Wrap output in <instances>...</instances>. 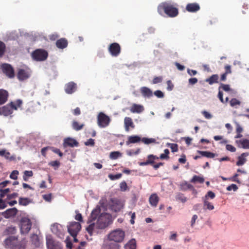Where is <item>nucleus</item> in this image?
Here are the masks:
<instances>
[{
	"instance_id": "338daca9",
	"label": "nucleus",
	"mask_w": 249,
	"mask_h": 249,
	"mask_svg": "<svg viewBox=\"0 0 249 249\" xmlns=\"http://www.w3.org/2000/svg\"><path fill=\"white\" fill-rule=\"evenodd\" d=\"M201 113L205 117V118L207 119H211L213 117L212 115L206 110L202 111Z\"/></svg>"
},
{
	"instance_id": "e2e57ef3",
	"label": "nucleus",
	"mask_w": 249,
	"mask_h": 249,
	"mask_svg": "<svg viewBox=\"0 0 249 249\" xmlns=\"http://www.w3.org/2000/svg\"><path fill=\"white\" fill-rule=\"evenodd\" d=\"M65 243H66V246L69 249H71L72 247V243L71 241L70 238L69 236L67 237L65 241Z\"/></svg>"
},
{
	"instance_id": "6ab92c4d",
	"label": "nucleus",
	"mask_w": 249,
	"mask_h": 249,
	"mask_svg": "<svg viewBox=\"0 0 249 249\" xmlns=\"http://www.w3.org/2000/svg\"><path fill=\"white\" fill-rule=\"evenodd\" d=\"M30 77L29 73L23 70V69H19L18 74L17 77L19 81H23L28 79Z\"/></svg>"
},
{
	"instance_id": "9b49d317",
	"label": "nucleus",
	"mask_w": 249,
	"mask_h": 249,
	"mask_svg": "<svg viewBox=\"0 0 249 249\" xmlns=\"http://www.w3.org/2000/svg\"><path fill=\"white\" fill-rule=\"evenodd\" d=\"M110 200L111 204L109 206V209L111 211L118 212L122 209L123 206L120 200L116 198H111Z\"/></svg>"
},
{
	"instance_id": "1a4fd4ad",
	"label": "nucleus",
	"mask_w": 249,
	"mask_h": 249,
	"mask_svg": "<svg viewBox=\"0 0 249 249\" xmlns=\"http://www.w3.org/2000/svg\"><path fill=\"white\" fill-rule=\"evenodd\" d=\"M108 51L111 56H118L121 53V47L117 43H111L108 47Z\"/></svg>"
},
{
	"instance_id": "58836bf2",
	"label": "nucleus",
	"mask_w": 249,
	"mask_h": 249,
	"mask_svg": "<svg viewBox=\"0 0 249 249\" xmlns=\"http://www.w3.org/2000/svg\"><path fill=\"white\" fill-rule=\"evenodd\" d=\"M221 89L225 91H230L232 93L234 91L233 89L230 88V86L229 85L224 84L221 83L220 84V86L218 88V90H221Z\"/></svg>"
},
{
	"instance_id": "8fccbe9b",
	"label": "nucleus",
	"mask_w": 249,
	"mask_h": 249,
	"mask_svg": "<svg viewBox=\"0 0 249 249\" xmlns=\"http://www.w3.org/2000/svg\"><path fill=\"white\" fill-rule=\"evenodd\" d=\"M230 104L231 107H234L236 105H240L241 102L236 98H232L230 101Z\"/></svg>"
},
{
	"instance_id": "393cba45",
	"label": "nucleus",
	"mask_w": 249,
	"mask_h": 249,
	"mask_svg": "<svg viewBox=\"0 0 249 249\" xmlns=\"http://www.w3.org/2000/svg\"><path fill=\"white\" fill-rule=\"evenodd\" d=\"M249 155V153L248 152L243 153L240 156L238 157V160L236 162V165L237 166H242L245 164L247 161V159L245 158Z\"/></svg>"
},
{
	"instance_id": "9d476101",
	"label": "nucleus",
	"mask_w": 249,
	"mask_h": 249,
	"mask_svg": "<svg viewBox=\"0 0 249 249\" xmlns=\"http://www.w3.org/2000/svg\"><path fill=\"white\" fill-rule=\"evenodd\" d=\"M3 72L8 77L11 78L15 76L14 70L11 65L4 63L1 65Z\"/></svg>"
},
{
	"instance_id": "13d9d810",
	"label": "nucleus",
	"mask_w": 249,
	"mask_h": 249,
	"mask_svg": "<svg viewBox=\"0 0 249 249\" xmlns=\"http://www.w3.org/2000/svg\"><path fill=\"white\" fill-rule=\"evenodd\" d=\"M177 199L180 200L182 203H184L186 201L187 198L185 197L183 194L179 193L177 196Z\"/></svg>"
},
{
	"instance_id": "5fc2aeb1",
	"label": "nucleus",
	"mask_w": 249,
	"mask_h": 249,
	"mask_svg": "<svg viewBox=\"0 0 249 249\" xmlns=\"http://www.w3.org/2000/svg\"><path fill=\"white\" fill-rule=\"evenodd\" d=\"M10 192L9 188H6L5 189H0V197L3 198L5 196L6 194Z\"/></svg>"
},
{
	"instance_id": "f257e3e1",
	"label": "nucleus",
	"mask_w": 249,
	"mask_h": 249,
	"mask_svg": "<svg viewBox=\"0 0 249 249\" xmlns=\"http://www.w3.org/2000/svg\"><path fill=\"white\" fill-rule=\"evenodd\" d=\"M96 219V228L100 230L105 229L113 221V218L110 214L107 213H101V208L98 205L92 211L87 223L93 222Z\"/></svg>"
},
{
	"instance_id": "5701e85b",
	"label": "nucleus",
	"mask_w": 249,
	"mask_h": 249,
	"mask_svg": "<svg viewBox=\"0 0 249 249\" xmlns=\"http://www.w3.org/2000/svg\"><path fill=\"white\" fill-rule=\"evenodd\" d=\"M141 92L144 97L150 98L153 96L152 90L146 87H142L140 89Z\"/></svg>"
},
{
	"instance_id": "423d86ee",
	"label": "nucleus",
	"mask_w": 249,
	"mask_h": 249,
	"mask_svg": "<svg viewBox=\"0 0 249 249\" xmlns=\"http://www.w3.org/2000/svg\"><path fill=\"white\" fill-rule=\"evenodd\" d=\"M48 54L46 51L43 49H37L32 53L33 58L37 61L46 60Z\"/></svg>"
},
{
	"instance_id": "e433bc0d",
	"label": "nucleus",
	"mask_w": 249,
	"mask_h": 249,
	"mask_svg": "<svg viewBox=\"0 0 249 249\" xmlns=\"http://www.w3.org/2000/svg\"><path fill=\"white\" fill-rule=\"evenodd\" d=\"M31 202V200L28 197H20L18 200L19 205L21 206H27Z\"/></svg>"
},
{
	"instance_id": "79ce46f5",
	"label": "nucleus",
	"mask_w": 249,
	"mask_h": 249,
	"mask_svg": "<svg viewBox=\"0 0 249 249\" xmlns=\"http://www.w3.org/2000/svg\"><path fill=\"white\" fill-rule=\"evenodd\" d=\"M190 181L192 183H196L197 182L199 183H203L204 182V178L203 177L194 175Z\"/></svg>"
},
{
	"instance_id": "7ed1b4c3",
	"label": "nucleus",
	"mask_w": 249,
	"mask_h": 249,
	"mask_svg": "<svg viewBox=\"0 0 249 249\" xmlns=\"http://www.w3.org/2000/svg\"><path fill=\"white\" fill-rule=\"evenodd\" d=\"M124 236V231L120 229H117L110 232L107 235V239L119 244L123 241Z\"/></svg>"
},
{
	"instance_id": "dca6fc26",
	"label": "nucleus",
	"mask_w": 249,
	"mask_h": 249,
	"mask_svg": "<svg viewBox=\"0 0 249 249\" xmlns=\"http://www.w3.org/2000/svg\"><path fill=\"white\" fill-rule=\"evenodd\" d=\"M18 238L15 236H9L5 239L4 244L6 248L11 249L16 243H17Z\"/></svg>"
},
{
	"instance_id": "473e14b6",
	"label": "nucleus",
	"mask_w": 249,
	"mask_h": 249,
	"mask_svg": "<svg viewBox=\"0 0 249 249\" xmlns=\"http://www.w3.org/2000/svg\"><path fill=\"white\" fill-rule=\"evenodd\" d=\"M197 153L201 155V157H205L208 158H213L216 154L209 151L197 150Z\"/></svg>"
},
{
	"instance_id": "37998d69",
	"label": "nucleus",
	"mask_w": 249,
	"mask_h": 249,
	"mask_svg": "<svg viewBox=\"0 0 249 249\" xmlns=\"http://www.w3.org/2000/svg\"><path fill=\"white\" fill-rule=\"evenodd\" d=\"M122 155L121 153L119 151L111 152L110 153L109 158L112 160H116Z\"/></svg>"
},
{
	"instance_id": "052dcab7",
	"label": "nucleus",
	"mask_w": 249,
	"mask_h": 249,
	"mask_svg": "<svg viewBox=\"0 0 249 249\" xmlns=\"http://www.w3.org/2000/svg\"><path fill=\"white\" fill-rule=\"evenodd\" d=\"M18 171L17 170H14L11 173L10 178L13 179H17L18 178Z\"/></svg>"
},
{
	"instance_id": "a211bd4d",
	"label": "nucleus",
	"mask_w": 249,
	"mask_h": 249,
	"mask_svg": "<svg viewBox=\"0 0 249 249\" xmlns=\"http://www.w3.org/2000/svg\"><path fill=\"white\" fill-rule=\"evenodd\" d=\"M235 143L239 148L249 149V140L247 139H243L236 140Z\"/></svg>"
},
{
	"instance_id": "a878e982",
	"label": "nucleus",
	"mask_w": 249,
	"mask_h": 249,
	"mask_svg": "<svg viewBox=\"0 0 249 249\" xmlns=\"http://www.w3.org/2000/svg\"><path fill=\"white\" fill-rule=\"evenodd\" d=\"M130 110L132 113H141L144 110V107L142 105L134 104Z\"/></svg>"
},
{
	"instance_id": "b1692460",
	"label": "nucleus",
	"mask_w": 249,
	"mask_h": 249,
	"mask_svg": "<svg viewBox=\"0 0 249 249\" xmlns=\"http://www.w3.org/2000/svg\"><path fill=\"white\" fill-rule=\"evenodd\" d=\"M142 141L141 138L138 135L130 136L128 137V140L126 142V144L128 145L130 143H136Z\"/></svg>"
},
{
	"instance_id": "a19ab883",
	"label": "nucleus",
	"mask_w": 249,
	"mask_h": 249,
	"mask_svg": "<svg viewBox=\"0 0 249 249\" xmlns=\"http://www.w3.org/2000/svg\"><path fill=\"white\" fill-rule=\"evenodd\" d=\"M16 228L14 226H10L7 227L4 233L7 235L9 234H15L16 233Z\"/></svg>"
},
{
	"instance_id": "680f3d73",
	"label": "nucleus",
	"mask_w": 249,
	"mask_h": 249,
	"mask_svg": "<svg viewBox=\"0 0 249 249\" xmlns=\"http://www.w3.org/2000/svg\"><path fill=\"white\" fill-rule=\"evenodd\" d=\"M11 249H25V247L18 241Z\"/></svg>"
},
{
	"instance_id": "c756f323",
	"label": "nucleus",
	"mask_w": 249,
	"mask_h": 249,
	"mask_svg": "<svg viewBox=\"0 0 249 249\" xmlns=\"http://www.w3.org/2000/svg\"><path fill=\"white\" fill-rule=\"evenodd\" d=\"M31 240L32 243L36 247H39L40 246L41 242L38 235L36 234H33L31 236Z\"/></svg>"
},
{
	"instance_id": "4be33fe9",
	"label": "nucleus",
	"mask_w": 249,
	"mask_h": 249,
	"mask_svg": "<svg viewBox=\"0 0 249 249\" xmlns=\"http://www.w3.org/2000/svg\"><path fill=\"white\" fill-rule=\"evenodd\" d=\"M124 128L126 131H129V128H134L135 125L131 118L125 117L124 119Z\"/></svg>"
},
{
	"instance_id": "2eb2a0df",
	"label": "nucleus",
	"mask_w": 249,
	"mask_h": 249,
	"mask_svg": "<svg viewBox=\"0 0 249 249\" xmlns=\"http://www.w3.org/2000/svg\"><path fill=\"white\" fill-rule=\"evenodd\" d=\"M51 231L52 232L55 234L58 237L62 238L63 237L64 234L61 229V226L58 224H54L51 226Z\"/></svg>"
},
{
	"instance_id": "c03bdc74",
	"label": "nucleus",
	"mask_w": 249,
	"mask_h": 249,
	"mask_svg": "<svg viewBox=\"0 0 249 249\" xmlns=\"http://www.w3.org/2000/svg\"><path fill=\"white\" fill-rule=\"evenodd\" d=\"M100 207H102L104 211H107V200L106 199H101L99 201Z\"/></svg>"
},
{
	"instance_id": "aec40b11",
	"label": "nucleus",
	"mask_w": 249,
	"mask_h": 249,
	"mask_svg": "<svg viewBox=\"0 0 249 249\" xmlns=\"http://www.w3.org/2000/svg\"><path fill=\"white\" fill-rule=\"evenodd\" d=\"M186 9L189 12L195 13L199 10L200 6L196 3H188L186 5Z\"/></svg>"
},
{
	"instance_id": "ddd939ff",
	"label": "nucleus",
	"mask_w": 249,
	"mask_h": 249,
	"mask_svg": "<svg viewBox=\"0 0 249 249\" xmlns=\"http://www.w3.org/2000/svg\"><path fill=\"white\" fill-rule=\"evenodd\" d=\"M18 212V209L15 208H10L1 213V215L5 218H9L16 216Z\"/></svg>"
},
{
	"instance_id": "0eeeda50",
	"label": "nucleus",
	"mask_w": 249,
	"mask_h": 249,
	"mask_svg": "<svg viewBox=\"0 0 249 249\" xmlns=\"http://www.w3.org/2000/svg\"><path fill=\"white\" fill-rule=\"evenodd\" d=\"M81 229V224L78 222H71L68 226V232L71 236H76Z\"/></svg>"
},
{
	"instance_id": "603ef678",
	"label": "nucleus",
	"mask_w": 249,
	"mask_h": 249,
	"mask_svg": "<svg viewBox=\"0 0 249 249\" xmlns=\"http://www.w3.org/2000/svg\"><path fill=\"white\" fill-rule=\"evenodd\" d=\"M60 162L58 160L52 161L49 163V165L54 167L55 170L58 169L60 166Z\"/></svg>"
},
{
	"instance_id": "f8f14e48",
	"label": "nucleus",
	"mask_w": 249,
	"mask_h": 249,
	"mask_svg": "<svg viewBox=\"0 0 249 249\" xmlns=\"http://www.w3.org/2000/svg\"><path fill=\"white\" fill-rule=\"evenodd\" d=\"M121 246L116 243L107 239V241L104 242L103 244V249H120Z\"/></svg>"
},
{
	"instance_id": "39448f33",
	"label": "nucleus",
	"mask_w": 249,
	"mask_h": 249,
	"mask_svg": "<svg viewBox=\"0 0 249 249\" xmlns=\"http://www.w3.org/2000/svg\"><path fill=\"white\" fill-rule=\"evenodd\" d=\"M110 122V118L104 113L100 112L97 116V124L100 128L107 127Z\"/></svg>"
},
{
	"instance_id": "09e8293b",
	"label": "nucleus",
	"mask_w": 249,
	"mask_h": 249,
	"mask_svg": "<svg viewBox=\"0 0 249 249\" xmlns=\"http://www.w3.org/2000/svg\"><path fill=\"white\" fill-rule=\"evenodd\" d=\"M167 144L169 146L172 152H175L178 151V145L177 144L168 143Z\"/></svg>"
},
{
	"instance_id": "2f4dec72",
	"label": "nucleus",
	"mask_w": 249,
	"mask_h": 249,
	"mask_svg": "<svg viewBox=\"0 0 249 249\" xmlns=\"http://www.w3.org/2000/svg\"><path fill=\"white\" fill-rule=\"evenodd\" d=\"M159 200L158 196L156 194H152L149 197V203L151 206L156 207Z\"/></svg>"
},
{
	"instance_id": "c9c22d12",
	"label": "nucleus",
	"mask_w": 249,
	"mask_h": 249,
	"mask_svg": "<svg viewBox=\"0 0 249 249\" xmlns=\"http://www.w3.org/2000/svg\"><path fill=\"white\" fill-rule=\"evenodd\" d=\"M193 187L192 184L188 183L186 181L181 182L180 184V189L183 191H186L188 189L191 190Z\"/></svg>"
},
{
	"instance_id": "0e129e2a",
	"label": "nucleus",
	"mask_w": 249,
	"mask_h": 249,
	"mask_svg": "<svg viewBox=\"0 0 249 249\" xmlns=\"http://www.w3.org/2000/svg\"><path fill=\"white\" fill-rule=\"evenodd\" d=\"M94 140L91 138L88 139L87 142H85V144L86 146H93L94 145Z\"/></svg>"
},
{
	"instance_id": "f3484780",
	"label": "nucleus",
	"mask_w": 249,
	"mask_h": 249,
	"mask_svg": "<svg viewBox=\"0 0 249 249\" xmlns=\"http://www.w3.org/2000/svg\"><path fill=\"white\" fill-rule=\"evenodd\" d=\"M76 84L73 82H70L66 84L65 91L67 94H72L76 90Z\"/></svg>"
},
{
	"instance_id": "de8ad7c7",
	"label": "nucleus",
	"mask_w": 249,
	"mask_h": 249,
	"mask_svg": "<svg viewBox=\"0 0 249 249\" xmlns=\"http://www.w3.org/2000/svg\"><path fill=\"white\" fill-rule=\"evenodd\" d=\"M215 194L213 192L209 191L207 192V194L205 196L202 198L208 200L209 197H210L211 199H213L215 197Z\"/></svg>"
},
{
	"instance_id": "ea45409f",
	"label": "nucleus",
	"mask_w": 249,
	"mask_h": 249,
	"mask_svg": "<svg viewBox=\"0 0 249 249\" xmlns=\"http://www.w3.org/2000/svg\"><path fill=\"white\" fill-rule=\"evenodd\" d=\"M202 200L203 201L204 209L209 210H213L214 209L213 205L211 203L209 202L207 199L202 198Z\"/></svg>"
},
{
	"instance_id": "49530a36",
	"label": "nucleus",
	"mask_w": 249,
	"mask_h": 249,
	"mask_svg": "<svg viewBox=\"0 0 249 249\" xmlns=\"http://www.w3.org/2000/svg\"><path fill=\"white\" fill-rule=\"evenodd\" d=\"M142 141L145 144H148L151 143L155 142L156 140L153 138H143L142 139Z\"/></svg>"
},
{
	"instance_id": "f704fd0d",
	"label": "nucleus",
	"mask_w": 249,
	"mask_h": 249,
	"mask_svg": "<svg viewBox=\"0 0 249 249\" xmlns=\"http://www.w3.org/2000/svg\"><path fill=\"white\" fill-rule=\"evenodd\" d=\"M125 249H136V242L135 239L129 240L124 246Z\"/></svg>"
},
{
	"instance_id": "412c9836",
	"label": "nucleus",
	"mask_w": 249,
	"mask_h": 249,
	"mask_svg": "<svg viewBox=\"0 0 249 249\" xmlns=\"http://www.w3.org/2000/svg\"><path fill=\"white\" fill-rule=\"evenodd\" d=\"M88 223L89 224V225L86 228V231L88 233L90 236L93 235L94 233H97L98 232L97 231V230L98 229L96 228V223H95L92 222Z\"/></svg>"
},
{
	"instance_id": "c85d7f7f",
	"label": "nucleus",
	"mask_w": 249,
	"mask_h": 249,
	"mask_svg": "<svg viewBox=\"0 0 249 249\" xmlns=\"http://www.w3.org/2000/svg\"><path fill=\"white\" fill-rule=\"evenodd\" d=\"M1 109L2 115L4 116L10 115L12 114L13 112L9 104L2 107Z\"/></svg>"
},
{
	"instance_id": "7c9ffc66",
	"label": "nucleus",
	"mask_w": 249,
	"mask_h": 249,
	"mask_svg": "<svg viewBox=\"0 0 249 249\" xmlns=\"http://www.w3.org/2000/svg\"><path fill=\"white\" fill-rule=\"evenodd\" d=\"M219 76L217 74H213L209 78L206 79L205 81L212 85L214 83H218Z\"/></svg>"
},
{
	"instance_id": "864d4df0",
	"label": "nucleus",
	"mask_w": 249,
	"mask_h": 249,
	"mask_svg": "<svg viewBox=\"0 0 249 249\" xmlns=\"http://www.w3.org/2000/svg\"><path fill=\"white\" fill-rule=\"evenodd\" d=\"M154 94L159 98H162L164 96V93L160 90H157L155 91Z\"/></svg>"
},
{
	"instance_id": "f03ea898",
	"label": "nucleus",
	"mask_w": 249,
	"mask_h": 249,
	"mask_svg": "<svg viewBox=\"0 0 249 249\" xmlns=\"http://www.w3.org/2000/svg\"><path fill=\"white\" fill-rule=\"evenodd\" d=\"M158 11L160 15H162V12H164L168 16L172 18L176 17L178 14V8L166 2L159 5L158 8Z\"/></svg>"
},
{
	"instance_id": "4468645a",
	"label": "nucleus",
	"mask_w": 249,
	"mask_h": 249,
	"mask_svg": "<svg viewBox=\"0 0 249 249\" xmlns=\"http://www.w3.org/2000/svg\"><path fill=\"white\" fill-rule=\"evenodd\" d=\"M63 144L64 147L68 146L73 147L79 146L78 142L75 139L70 137L65 139Z\"/></svg>"
},
{
	"instance_id": "a18cd8bd",
	"label": "nucleus",
	"mask_w": 249,
	"mask_h": 249,
	"mask_svg": "<svg viewBox=\"0 0 249 249\" xmlns=\"http://www.w3.org/2000/svg\"><path fill=\"white\" fill-rule=\"evenodd\" d=\"M33 175V173L32 171H25L24 172V175L23 176V180L25 181H28L27 177H32Z\"/></svg>"
},
{
	"instance_id": "6e6d98bb",
	"label": "nucleus",
	"mask_w": 249,
	"mask_h": 249,
	"mask_svg": "<svg viewBox=\"0 0 249 249\" xmlns=\"http://www.w3.org/2000/svg\"><path fill=\"white\" fill-rule=\"evenodd\" d=\"M238 186L235 184H231L227 187V190L231 191L233 190V191H236L238 190Z\"/></svg>"
},
{
	"instance_id": "4c0bfd02",
	"label": "nucleus",
	"mask_w": 249,
	"mask_h": 249,
	"mask_svg": "<svg viewBox=\"0 0 249 249\" xmlns=\"http://www.w3.org/2000/svg\"><path fill=\"white\" fill-rule=\"evenodd\" d=\"M72 128L76 131L81 130L84 126V124H80L76 121H73L71 124Z\"/></svg>"
},
{
	"instance_id": "cd10ccee",
	"label": "nucleus",
	"mask_w": 249,
	"mask_h": 249,
	"mask_svg": "<svg viewBox=\"0 0 249 249\" xmlns=\"http://www.w3.org/2000/svg\"><path fill=\"white\" fill-rule=\"evenodd\" d=\"M56 46L59 49H64L68 46L67 40L65 38H61L56 42Z\"/></svg>"
},
{
	"instance_id": "20e7f679",
	"label": "nucleus",
	"mask_w": 249,
	"mask_h": 249,
	"mask_svg": "<svg viewBox=\"0 0 249 249\" xmlns=\"http://www.w3.org/2000/svg\"><path fill=\"white\" fill-rule=\"evenodd\" d=\"M32 222L27 217L21 218L20 221V232L22 234H27L31 230Z\"/></svg>"
},
{
	"instance_id": "774afa93",
	"label": "nucleus",
	"mask_w": 249,
	"mask_h": 249,
	"mask_svg": "<svg viewBox=\"0 0 249 249\" xmlns=\"http://www.w3.org/2000/svg\"><path fill=\"white\" fill-rule=\"evenodd\" d=\"M162 77L161 76L155 77L153 79L152 83L154 84H158L162 82Z\"/></svg>"
},
{
	"instance_id": "4d7b16f0",
	"label": "nucleus",
	"mask_w": 249,
	"mask_h": 249,
	"mask_svg": "<svg viewBox=\"0 0 249 249\" xmlns=\"http://www.w3.org/2000/svg\"><path fill=\"white\" fill-rule=\"evenodd\" d=\"M5 45L4 43L0 41V57L2 56L5 52Z\"/></svg>"
},
{
	"instance_id": "69168bd1",
	"label": "nucleus",
	"mask_w": 249,
	"mask_h": 249,
	"mask_svg": "<svg viewBox=\"0 0 249 249\" xmlns=\"http://www.w3.org/2000/svg\"><path fill=\"white\" fill-rule=\"evenodd\" d=\"M109 178L111 180H115V179H119L120 178H121L122 177V174L119 173V174H116V175H109L108 176Z\"/></svg>"
},
{
	"instance_id": "6e6552de",
	"label": "nucleus",
	"mask_w": 249,
	"mask_h": 249,
	"mask_svg": "<svg viewBox=\"0 0 249 249\" xmlns=\"http://www.w3.org/2000/svg\"><path fill=\"white\" fill-rule=\"evenodd\" d=\"M46 245L48 249H62V244L54 240L51 236L46 237Z\"/></svg>"
},
{
	"instance_id": "bb28decb",
	"label": "nucleus",
	"mask_w": 249,
	"mask_h": 249,
	"mask_svg": "<svg viewBox=\"0 0 249 249\" xmlns=\"http://www.w3.org/2000/svg\"><path fill=\"white\" fill-rule=\"evenodd\" d=\"M8 97V92L4 89H0V105L4 104L7 101Z\"/></svg>"
},
{
	"instance_id": "3c124183",
	"label": "nucleus",
	"mask_w": 249,
	"mask_h": 249,
	"mask_svg": "<svg viewBox=\"0 0 249 249\" xmlns=\"http://www.w3.org/2000/svg\"><path fill=\"white\" fill-rule=\"evenodd\" d=\"M10 155L11 154H10V152L6 151V153L5 154L4 158L7 160H9L10 161H13V160H16V156L15 155L10 156Z\"/></svg>"
},
{
	"instance_id": "bf43d9fd",
	"label": "nucleus",
	"mask_w": 249,
	"mask_h": 249,
	"mask_svg": "<svg viewBox=\"0 0 249 249\" xmlns=\"http://www.w3.org/2000/svg\"><path fill=\"white\" fill-rule=\"evenodd\" d=\"M120 190L122 191H125L126 190L127 188V186L126 182L125 181H123L121 182L120 184Z\"/></svg>"
},
{
	"instance_id": "72a5a7b5",
	"label": "nucleus",
	"mask_w": 249,
	"mask_h": 249,
	"mask_svg": "<svg viewBox=\"0 0 249 249\" xmlns=\"http://www.w3.org/2000/svg\"><path fill=\"white\" fill-rule=\"evenodd\" d=\"M22 104V101L21 99H18L15 102H11L9 103L12 110L13 109L17 110L18 107H20Z\"/></svg>"
}]
</instances>
